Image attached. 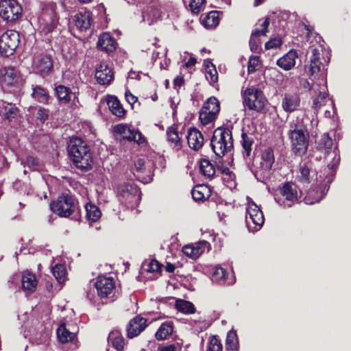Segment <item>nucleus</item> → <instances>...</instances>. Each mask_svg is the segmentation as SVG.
I'll use <instances>...</instances> for the list:
<instances>
[{"mask_svg": "<svg viewBox=\"0 0 351 351\" xmlns=\"http://www.w3.org/2000/svg\"><path fill=\"white\" fill-rule=\"evenodd\" d=\"M308 120L307 117L304 115L298 117L289 124V138L293 152L298 155L304 154L308 149L309 135L306 123Z\"/></svg>", "mask_w": 351, "mask_h": 351, "instance_id": "f257e3e1", "label": "nucleus"}, {"mask_svg": "<svg viewBox=\"0 0 351 351\" xmlns=\"http://www.w3.org/2000/svg\"><path fill=\"white\" fill-rule=\"evenodd\" d=\"M68 152L75 166L82 171L90 169L93 162L90 149L81 138L72 137L68 145Z\"/></svg>", "mask_w": 351, "mask_h": 351, "instance_id": "f03ea898", "label": "nucleus"}, {"mask_svg": "<svg viewBox=\"0 0 351 351\" xmlns=\"http://www.w3.org/2000/svg\"><path fill=\"white\" fill-rule=\"evenodd\" d=\"M210 145L215 154L219 157H223L233 147L231 130L226 128H218L215 130Z\"/></svg>", "mask_w": 351, "mask_h": 351, "instance_id": "7ed1b4c3", "label": "nucleus"}, {"mask_svg": "<svg viewBox=\"0 0 351 351\" xmlns=\"http://www.w3.org/2000/svg\"><path fill=\"white\" fill-rule=\"evenodd\" d=\"M242 98L243 106L256 112L263 110L267 102L263 93L255 87L246 88L242 94Z\"/></svg>", "mask_w": 351, "mask_h": 351, "instance_id": "20e7f679", "label": "nucleus"}, {"mask_svg": "<svg viewBox=\"0 0 351 351\" xmlns=\"http://www.w3.org/2000/svg\"><path fill=\"white\" fill-rule=\"evenodd\" d=\"M51 210L61 217H69L75 211H78L76 199L70 195H62L50 204Z\"/></svg>", "mask_w": 351, "mask_h": 351, "instance_id": "39448f33", "label": "nucleus"}, {"mask_svg": "<svg viewBox=\"0 0 351 351\" xmlns=\"http://www.w3.org/2000/svg\"><path fill=\"white\" fill-rule=\"evenodd\" d=\"M332 148V141L328 134H324L321 138L318 141L316 149L324 154V158H331L332 161L328 164L330 169H332L337 165L340 160L338 151L337 148Z\"/></svg>", "mask_w": 351, "mask_h": 351, "instance_id": "423d86ee", "label": "nucleus"}, {"mask_svg": "<svg viewBox=\"0 0 351 351\" xmlns=\"http://www.w3.org/2000/svg\"><path fill=\"white\" fill-rule=\"evenodd\" d=\"M245 217L248 228L252 232L258 230L264 223V217L260 208L254 202H249Z\"/></svg>", "mask_w": 351, "mask_h": 351, "instance_id": "0eeeda50", "label": "nucleus"}, {"mask_svg": "<svg viewBox=\"0 0 351 351\" xmlns=\"http://www.w3.org/2000/svg\"><path fill=\"white\" fill-rule=\"evenodd\" d=\"M19 34L15 30H8L0 37V53L4 56L13 54L19 43Z\"/></svg>", "mask_w": 351, "mask_h": 351, "instance_id": "6e6552de", "label": "nucleus"}, {"mask_svg": "<svg viewBox=\"0 0 351 351\" xmlns=\"http://www.w3.org/2000/svg\"><path fill=\"white\" fill-rule=\"evenodd\" d=\"M22 14L21 5L15 0H2L0 1V17L7 22L17 20Z\"/></svg>", "mask_w": 351, "mask_h": 351, "instance_id": "1a4fd4ad", "label": "nucleus"}, {"mask_svg": "<svg viewBox=\"0 0 351 351\" xmlns=\"http://www.w3.org/2000/svg\"><path fill=\"white\" fill-rule=\"evenodd\" d=\"M95 287L100 298H111L113 297L115 282L112 277L99 276L95 283Z\"/></svg>", "mask_w": 351, "mask_h": 351, "instance_id": "9d476101", "label": "nucleus"}, {"mask_svg": "<svg viewBox=\"0 0 351 351\" xmlns=\"http://www.w3.org/2000/svg\"><path fill=\"white\" fill-rule=\"evenodd\" d=\"M32 69L35 72L41 75H47L53 69L51 57L45 53L35 55L33 60Z\"/></svg>", "mask_w": 351, "mask_h": 351, "instance_id": "9b49d317", "label": "nucleus"}, {"mask_svg": "<svg viewBox=\"0 0 351 351\" xmlns=\"http://www.w3.org/2000/svg\"><path fill=\"white\" fill-rule=\"evenodd\" d=\"M21 80L19 73L13 67L0 69V84L3 88L17 85Z\"/></svg>", "mask_w": 351, "mask_h": 351, "instance_id": "f8f14e48", "label": "nucleus"}, {"mask_svg": "<svg viewBox=\"0 0 351 351\" xmlns=\"http://www.w3.org/2000/svg\"><path fill=\"white\" fill-rule=\"evenodd\" d=\"M322 50L313 47H311L308 51V69L311 75H313L318 73L321 70V53Z\"/></svg>", "mask_w": 351, "mask_h": 351, "instance_id": "ddd939ff", "label": "nucleus"}, {"mask_svg": "<svg viewBox=\"0 0 351 351\" xmlns=\"http://www.w3.org/2000/svg\"><path fill=\"white\" fill-rule=\"evenodd\" d=\"M146 319L136 316L131 319L127 326V335L129 338L138 336L147 327Z\"/></svg>", "mask_w": 351, "mask_h": 351, "instance_id": "4468645a", "label": "nucleus"}, {"mask_svg": "<svg viewBox=\"0 0 351 351\" xmlns=\"http://www.w3.org/2000/svg\"><path fill=\"white\" fill-rule=\"evenodd\" d=\"M275 158L274 151L271 148H267L263 151L261 158V171L263 176L270 174Z\"/></svg>", "mask_w": 351, "mask_h": 351, "instance_id": "2eb2a0df", "label": "nucleus"}, {"mask_svg": "<svg viewBox=\"0 0 351 351\" xmlns=\"http://www.w3.org/2000/svg\"><path fill=\"white\" fill-rule=\"evenodd\" d=\"M315 171L310 162L300 163L296 179L301 183L309 184L313 179Z\"/></svg>", "mask_w": 351, "mask_h": 351, "instance_id": "dca6fc26", "label": "nucleus"}, {"mask_svg": "<svg viewBox=\"0 0 351 351\" xmlns=\"http://www.w3.org/2000/svg\"><path fill=\"white\" fill-rule=\"evenodd\" d=\"M209 243L205 241L196 243L193 245H187L183 247V253L193 259L197 258L206 248H208Z\"/></svg>", "mask_w": 351, "mask_h": 351, "instance_id": "f3484780", "label": "nucleus"}, {"mask_svg": "<svg viewBox=\"0 0 351 351\" xmlns=\"http://www.w3.org/2000/svg\"><path fill=\"white\" fill-rule=\"evenodd\" d=\"M39 20L40 23L44 25V28L47 32H51L55 28L57 22V17L53 6L50 9H45Z\"/></svg>", "mask_w": 351, "mask_h": 351, "instance_id": "a211bd4d", "label": "nucleus"}, {"mask_svg": "<svg viewBox=\"0 0 351 351\" xmlns=\"http://www.w3.org/2000/svg\"><path fill=\"white\" fill-rule=\"evenodd\" d=\"M186 138L189 147L194 150H199L204 144L202 134L195 128L189 130Z\"/></svg>", "mask_w": 351, "mask_h": 351, "instance_id": "6ab92c4d", "label": "nucleus"}, {"mask_svg": "<svg viewBox=\"0 0 351 351\" xmlns=\"http://www.w3.org/2000/svg\"><path fill=\"white\" fill-rule=\"evenodd\" d=\"M95 78L101 84H109L113 80V73L111 68L104 64H101L95 72Z\"/></svg>", "mask_w": 351, "mask_h": 351, "instance_id": "aec40b11", "label": "nucleus"}, {"mask_svg": "<svg viewBox=\"0 0 351 351\" xmlns=\"http://www.w3.org/2000/svg\"><path fill=\"white\" fill-rule=\"evenodd\" d=\"M97 46L100 50L110 53L116 49L117 43L108 33L106 32L99 37Z\"/></svg>", "mask_w": 351, "mask_h": 351, "instance_id": "412c9836", "label": "nucleus"}, {"mask_svg": "<svg viewBox=\"0 0 351 351\" xmlns=\"http://www.w3.org/2000/svg\"><path fill=\"white\" fill-rule=\"evenodd\" d=\"M119 193L131 202L136 204L140 200L139 191L129 184H124L119 187Z\"/></svg>", "mask_w": 351, "mask_h": 351, "instance_id": "4be33fe9", "label": "nucleus"}, {"mask_svg": "<svg viewBox=\"0 0 351 351\" xmlns=\"http://www.w3.org/2000/svg\"><path fill=\"white\" fill-rule=\"evenodd\" d=\"M297 58V51L291 49L284 56L278 60L277 65L285 71H289L295 65V59Z\"/></svg>", "mask_w": 351, "mask_h": 351, "instance_id": "5701e85b", "label": "nucleus"}, {"mask_svg": "<svg viewBox=\"0 0 351 351\" xmlns=\"http://www.w3.org/2000/svg\"><path fill=\"white\" fill-rule=\"evenodd\" d=\"M328 94L327 93V87L325 84L319 86L317 93L313 99L312 108L315 110H318L322 106L325 105L327 101Z\"/></svg>", "mask_w": 351, "mask_h": 351, "instance_id": "b1692460", "label": "nucleus"}, {"mask_svg": "<svg viewBox=\"0 0 351 351\" xmlns=\"http://www.w3.org/2000/svg\"><path fill=\"white\" fill-rule=\"evenodd\" d=\"M280 194L287 201L296 202L299 197L298 187L293 183L287 182L280 189Z\"/></svg>", "mask_w": 351, "mask_h": 351, "instance_id": "393cba45", "label": "nucleus"}, {"mask_svg": "<svg viewBox=\"0 0 351 351\" xmlns=\"http://www.w3.org/2000/svg\"><path fill=\"white\" fill-rule=\"evenodd\" d=\"M300 103V99L297 95L286 94L282 101V107L287 112H293Z\"/></svg>", "mask_w": 351, "mask_h": 351, "instance_id": "a878e982", "label": "nucleus"}, {"mask_svg": "<svg viewBox=\"0 0 351 351\" xmlns=\"http://www.w3.org/2000/svg\"><path fill=\"white\" fill-rule=\"evenodd\" d=\"M107 104L110 111L116 117L122 118L125 116V110L117 97L108 96L107 98Z\"/></svg>", "mask_w": 351, "mask_h": 351, "instance_id": "bb28decb", "label": "nucleus"}, {"mask_svg": "<svg viewBox=\"0 0 351 351\" xmlns=\"http://www.w3.org/2000/svg\"><path fill=\"white\" fill-rule=\"evenodd\" d=\"M90 21L89 12H80L74 19L75 27L81 32L86 31L90 27Z\"/></svg>", "mask_w": 351, "mask_h": 351, "instance_id": "cd10ccee", "label": "nucleus"}, {"mask_svg": "<svg viewBox=\"0 0 351 351\" xmlns=\"http://www.w3.org/2000/svg\"><path fill=\"white\" fill-rule=\"evenodd\" d=\"M22 287L27 292H33L37 286V280L32 273L25 271L22 275Z\"/></svg>", "mask_w": 351, "mask_h": 351, "instance_id": "c85d7f7f", "label": "nucleus"}, {"mask_svg": "<svg viewBox=\"0 0 351 351\" xmlns=\"http://www.w3.org/2000/svg\"><path fill=\"white\" fill-rule=\"evenodd\" d=\"M57 336L61 343H66L75 339L76 332L70 331L64 324H62L57 329Z\"/></svg>", "mask_w": 351, "mask_h": 351, "instance_id": "c756f323", "label": "nucleus"}, {"mask_svg": "<svg viewBox=\"0 0 351 351\" xmlns=\"http://www.w3.org/2000/svg\"><path fill=\"white\" fill-rule=\"evenodd\" d=\"M210 190L204 185H197L193 188L191 195L195 201H204L210 197Z\"/></svg>", "mask_w": 351, "mask_h": 351, "instance_id": "7c9ffc66", "label": "nucleus"}, {"mask_svg": "<svg viewBox=\"0 0 351 351\" xmlns=\"http://www.w3.org/2000/svg\"><path fill=\"white\" fill-rule=\"evenodd\" d=\"M161 16V12L160 10L155 7H150L143 12V21L147 22L149 25L154 24Z\"/></svg>", "mask_w": 351, "mask_h": 351, "instance_id": "2f4dec72", "label": "nucleus"}, {"mask_svg": "<svg viewBox=\"0 0 351 351\" xmlns=\"http://www.w3.org/2000/svg\"><path fill=\"white\" fill-rule=\"evenodd\" d=\"M241 143L243 149V157H249L251 154L252 147L254 144V138L252 134H247L243 132L241 134Z\"/></svg>", "mask_w": 351, "mask_h": 351, "instance_id": "473e14b6", "label": "nucleus"}, {"mask_svg": "<svg viewBox=\"0 0 351 351\" xmlns=\"http://www.w3.org/2000/svg\"><path fill=\"white\" fill-rule=\"evenodd\" d=\"M199 171L207 178H212L215 173L213 165L208 159H202L199 161Z\"/></svg>", "mask_w": 351, "mask_h": 351, "instance_id": "72a5a7b5", "label": "nucleus"}, {"mask_svg": "<svg viewBox=\"0 0 351 351\" xmlns=\"http://www.w3.org/2000/svg\"><path fill=\"white\" fill-rule=\"evenodd\" d=\"M86 219L92 222L97 221L101 215L99 208L93 204L87 203L85 206Z\"/></svg>", "mask_w": 351, "mask_h": 351, "instance_id": "f704fd0d", "label": "nucleus"}, {"mask_svg": "<svg viewBox=\"0 0 351 351\" xmlns=\"http://www.w3.org/2000/svg\"><path fill=\"white\" fill-rule=\"evenodd\" d=\"M239 349V341L236 331L230 330L228 332L226 341V351H237Z\"/></svg>", "mask_w": 351, "mask_h": 351, "instance_id": "c9c22d12", "label": "nucleus"}, {"mask_svg": "<svg viewBox=\"0 0 351 351\" xmlns=\"http://www.w3.org/2000/svg\"><path fill=\"white\" fill-rule=\"evenodd\" d=\"M173 332V324L171 322H165L161 324L157 332H156V338L158 340L166 339Z\"/></svg>", "mask_w": 351, "mask_h": 351, "instance_id": "e433bc0d", "label": "nucleus"}, {"mask_svg": "<svg viewBox=\"0 0 351 351\" xmlns=\"http://www.w3.org/2000/svg\"><path fill=\"white\" fill-rule=\"evenodd\" d=\"M325 195L323 191L311 189L308 190L304 201L307 204H313L319 202Z\"/></svg>", "mask_w": 351, "mask_h": 351, "instance_id": "4c0bfd02", "label": "nucleus"}, {"mask_svg": "<svg viewBox=\"0 0 351 351\" xmlns=\"http://www.w3.org/2000/svg\"><path fill=\"white\" fill-rule=\"evenodd\" d=\"M167 136L168 141L171 143L177 150L181 148L180 138L177 130L174 127L171 126L167 128Z\"/></svg>", "mask_w": 351, "mask_h": 351, "instance_id": "58836bf2", "label": "nucleus"}, {"mask_svg": "<svg viewBox=\"0 0 351 351\" xmlns=\"http://www.w3.org/2000/svg\"><path fill=\"white\" fill-rule=\"evenodd\" d=\"M33 92L32 96L34 99L37 100L38 102L47 104L49 99V95L47 91L39 86L33 87Z\"/></svg>", "mask_w": 351, "mask_h": 351, "instance_id": "ea45409f", "label": "nucleus"}, {"mask_svg": "<svg viewBox=\"0 0 351 351\" xmlns=\"http://www.w3.org/2000/svg\"><path fill=\"white\" fill-rule=\"evenodd\" d=\"M176 307L178 311L185 314L193 313L195 311L193 304L184 300H178L176 302Z\"/></svg>", "mask_w": 351, "mask_h": 351, "instance_id": "a19ab883", "label": "nucleus"}, {"mask_svg": "<svg viewBox=\"0 0 351 351\" xmlns=\"http://www.w3.org/2000/svg\"><path fill=\"white\" fill-rule=\"evenodd\" d=\"M52 272L56 280L60 283H62L66 280V269L64 265H56L52 268Z\"/></svg>", "mask_w": 351, "mask_h": 351, "instance_id": "79ce46f5", "label": "nucleus"}, {"mask_svg": "<svg viewBox=\"0 0 351 351\" xmlns=\"http://www.w3.org/2000/svg\"><path fill=\"white\" fill-rule=\"evenodd\" d=\"M56 90L57 97L61 102L66 104L71 100V91L69 88L60 85L56 87Z\"/></svg>", "mask_w": 351, "mask_h": 351, "instance_id": "37998d69", "label": "nucleus"}, {"mask_svg": "<svg viewBox=\"0 0 351 351\" xmlns=\"http://www.w3.org/2000/svg\"><path fill=\"white\" fill-rule=\"evenodd\" d=\"M202 108H204V110L210 111V112L217 114L220 110L219 102L215 97H210L204 103Z\"/></svg>", "mask_w": 351, "mask_h": 351, "instance_id": "c03bdc74", "label": "nucleus"}, {"mask_svg": "<svg viewBox=\"0 0 351 351\" xmlns=\"http://www.w3.org/2000/svg\"><path fill=\"white\" fill-rule=\"evenodd\" d=\"M4 110V117L10 121L16 119L19 114L18 108L12 104H8Z\"/></svg>", "mask_w": 351, "mask_h": 351, "instance_id": "a18cd8bd", "label": "nucleus"}, {"mask_svg": "<svg viewBox=\"0 0 351 351\" xmlns=\"http://www.w3.org/2000/svg\"><path fill=\"white\" fill-rule=\"evenodd\" d=\"M108 339L112 341L113 347L118 351H122L124 348V339L118 332H112L109 335Z\"/></svg>", "mask_w": 351, "mask_h": 351, "instance_id": "49530a36", "label": "nucleus"}, {"mask_svg": "<svg viewBox=\"0 0 351 351\" xmlns=\"http://www.w3.org/2000/svg\"><path fill=\"white\" fill-rule=\"evenodd\" d=\"M217 114L213 112H210V111H206L204 110V108H202L201 110L199 111V119L201 123L205 125L215 121V119L217 118Z\"/></svg>", "mask_w": 351, "mask_h": 351, "instance_id": "de8ad7c7", "label": "nucleus"}, {"mask_svg": "<svg viewBox=\"0 0 351 351\" xmlns=\"http://www.w3.org/2000/svg\"><path fill=\"white\" fill-rule=\"evenodd\" d=\"M218 13L216 11L210 12L208 14L204 23L206 27H216L219 24Z\"/></svg>", "mask_w": 351, "mask_h": 351, "instance_id": "09e8293b", "label": "nucleus"}, {"mask_svg": "<svg viewBox=\"0 0 351 351\" xmlns=\"http://www.w3.org/2000/svg\"><path fill=\"white\" fill-rule=\"evenodd\" d=\"M226 270L221 267H216L212 273V280L220 282L225 280Z\"/></svg>", "mask_w": 351, "mask_h": 351, "instance_id": "8fccbe9b", "label": "nucleus"}, {"mask_svg": "<svg viewBox=\"0 0 351 351\" xmlns=\"http://www.w3.org/2000/svg\"><path fill=\"white\" fill-rule=\"evenodd\" d=\"M125 138L129 141H133L138 144L143 143L145 141L144 136L138 130H132L130 134L126 135Z\"/></svg>", "mask_w": 351, "mask_h": 351, "instance_id": "3c124183", "label": "nucleus"}, {"mask_svg": "<svg viewBox=\"0 0 351 351\" xmlns=\"http://www.w3.org/2000/svg\"><path fill=\"white\" fill-rule=\"evenodd\" d=\"M269 25V18H266L261 25L262 29H255L252 33L251 36L256 38L261 35L266 36V34L268 32Z\"/></svg>", "mask_w": 351, "mask_h": 351, "instance_id": "603ef678", "label": "nucleus"}, {"mask_svg": "<svg viewBox=\"0 0 351 351\" xmlns=\"http://www.w3.org/2000/svg\"><path fill=\"white\" fill-rule=\"evenodd\" d=\"M21 164L23 165L24 167L27 166L32 170H38L39 169L38 160L32 156H27L25 161L21 162Z\"/></svg>", "mask_w": 351, "mask_h": 351, "instance_id": "864d4df0", "label": "nucleus"}, {"mask_svg": "<svg viewBox=\"0 0 351 351\" xmlns=\"http://www.w3.org/2000/svg\"><path fill=\"white\" fill-rule=\"evenodd\" d=\"M222 344L215 337H213L208 343V350L210 351H222Z\"/></svg>", "mask_w": 351, "mask_h": 351, "instance_id": "5fc2aeb1", "label": "nucleus"}, {"mask_svg": "<svg viewBox=\"0 0 351 351\" xmlns=\"http://www.w3.org/2000/svg\"><path fill=\"white\" fill-rule=\"evenodd\" d=\"M206 77L208 80H210V82L215 83L217 81V72L215 67L213 65H212L210 67H207L206 71Z\"/></svg>", "mask_w": 351, "mask_h": 351, "instance_id": "6e6d98bb", "label": "nucleus"}, {"mask_svg": "<svg viewBox=\"0 0 351 351\" xmlns=\"http://www.w3.org/2000/svg\"><path fill=\"white\" fill-rule=\"evenodd\" d=\"M131 131L132 130L130 129L126 125L119 124L114 127V132L116 133L123 135L124 138L126 135L130 134Z\"/></svg>", "mask_w": 351, "mask_h": 351, "instance_id": "4d7b16f0", "label": "nucleus"}, {"mask_svg": "<svg viewBox=\"0 0 351 351\" xmlns=\"http://www.w3.org/2000/svg\"><path fill=\"white\" fill-rule=\"evenodd\" d=\"M282 45V40L280 38L276 37L270 39L265 43V49H270L280 47Z\"/></svg>", "mask_w": 351, "mask_h": 351, "instance_id": "13d9d810", "label": "nucleus"}, {"mask_svg": "<svg viewBox=\"0 0 351 351\" xmlns=\"http://www.w3.org/2000/svg\"><path fill=\"white\" fill-rule=\"evenodd\" d=\"M259 63V58L258 56H251L248 62V71L254 72L256 71V67Z\"/></svg>", "mask_w": 351, "mask_h": 351, "instance_id": "bf43d9fd", "label": "nucleus"}, {"mask_svg": "<svg viewBox=\"0 0 351 351\" xmlns=\"http://www.w3.org/2000/svg\"><path fill=\"white\" fill-rule=\"evenodd\" d=\"M204 1L205 0H193L189 4L191 11L193 13H198L200 11V8Z\"/></svg>", "mask_w": 351, "mask_h": 351, "instance_id": "052dcab7", "label": "nucleus"}, {"mask_svg": "<svg viewBox=\"0 0 351 351\" xmlns=\"http://www.w3.org/2000/svg\"><path fill=\"white\" fill-rule=\"evenodd\" d=\"M49 117L48 110L44 108H40L38 110L36 117L42 122H45Z\"/></svg>", "mask_w": 351, "mask_h": 351, "instance_id": "680f3d73", "label": "nucleus"}, {"mask_svg": "<svg viewBox=\"0 0 351 351\" xmlns=\"http://www.w3.org/2000/svg\"><path fill=\"white\" fill-rule=\"evenodd\" d=\"M161 265L156 260H152L147 268V271L149 272H156L158 271L160 269Z\"/></svg>", "mask_w": 351, "mask_h": 351, "instance_id": "e2e57ef3", "label": "nucleus"}, {"mask_svg": "<svg viewBox=\"0 0 351 351\" xmlns=\"http://www.w3.org/2000/svg\"><path fill=\"white\" fill-rule=\"evenodd\" d=\"M134 167L136 172L143 173L145 170V161L143 159L139 158L134 163Z\"/></svg>", "mask_w": 351, "mask_h": 351, "instance_id": "0e129e2a", "label": "nucleus"}, {"mask_svg": "<svg viewBox=\"0 0 351 351\" xmlns=\"http://www.w3.org/2000/svg\"><path fill=\"white\" fill-rule=\"evenodd\" d=\"M125 97L127 101L131 105L133 108L134 104L138 101L137 97L133 95L130 91H126L125 93Z\"/></svg>", "mask_w": 351, "mask_h": 351, "instance_id": "69168bd1", "label": "nucleus"}, {"mask_svg": "<svg viewBox=\"0 0 351 351\" xmlns=\"http://www.w3.org/2000/svg\"><path fill=\"white\" fill-rule=\"evenodd\" d=\"M250 47L252 51H256L258 49V43L255 38L251 36L250 40Z\"/></svg>", "mask_w": 351, "mask_h": 351, "instance_id": "338daca9", "label": "nucleus"}, {"mask_svg": "<svg viewBox=\"0 0 351 351\" xmlns=\"http://www.w3.org/2000/svg\"><path fill=\"white\" fill-rule=\"evenodd\" d=\"M176 346L174 344L161 346L159 348V351H176Z\"/></svg>", "mask_w": 351, "mask_h": 351, "instance_id": "774afa93", "label": "nucleus"}]
</instances>
